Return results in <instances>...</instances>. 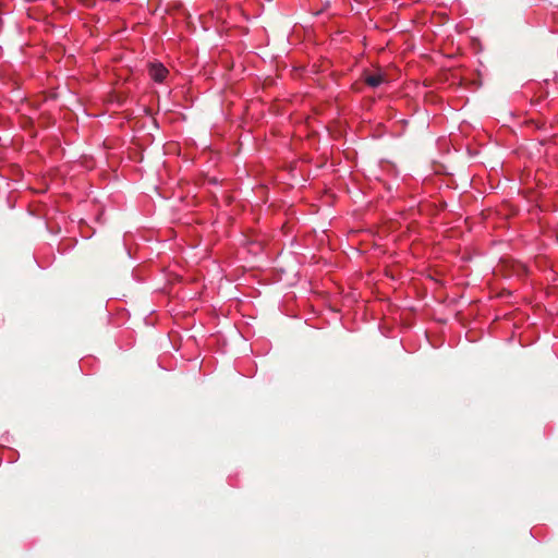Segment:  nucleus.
I'll return each instance as SVG.
<instances>
[{
  "label": "nucleus",
  "instance_id": "obj_1",
  "mask_svg": "<svg viewBox=\"0 0 558 558\" xmlns=\"http://www.w3.org/2000/svg\"><path fill=\"white\" fill-rule=\"evenodd\" d=\"M149 75L156 83H162L168 75V69L160 62L149 64Z\"/></svg>",
  "mask_w": 558,
  "mask_h": 558
},
{
  "label": "nucleus",
  "instance_id": "obj_2",
  "mask_svg": "<svg viewBox=\"0 0 558 558\" xmlns=\"http://www.w3.org/2000/svg\"><path fill=\"white\" fill-rule=\"evenodd\" d=\"M364 81L368 86L376 88L384 83L385 76L380 72L366 74Z\"/></svg>",
  "mask_w": 558,
  "mask_h": 558
}]
</instances>
